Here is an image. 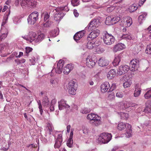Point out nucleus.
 <instances>
[{"label": "nucleus", "mask_w": 151, "mask_h": 151, "mask_svg": "<svg viewBox=\"0 0 151 151\" xmlns=\"http://www.w3.org/2000/svg\"><path fill=\"white\" fill-rule=\"evenodd\" d=\"M73 139L69 138L67 142V145L69 147H72L73 146Z\"/></svg>", "instance_id": "39"}, {"label": "nucleus", "mask_w": 151, "mask_h": 151, "mask_svg": "<svg viewBox=\"0 0 151 151\" xmlns=\"http://www.w3.org/2000/svg\"><path fill=\"white\" fill-rule=\"evenodd\" d=\"M78 88V85L76 82L71 80L68 84V88L69 93L72 95H75Z\"/></svg>", "instance_id": "6"}, {"label": "nucleus", "mask_w": 151, "mask_h": 151, "mask_svg": "<svg viewBox=\"0 0 151 151\" xmlns=\"http://www.w3.org/2000/svg\"><path fill=\"white\" fill-rule=\"evenodd\" d=\"M94 50L97 53L99 54L102 53L105 50L104 48L99 46L97 45V46H96V47H95Z\"/></svg>", "instance_id": "33"}, {"label": "nucleus", "mask_w": 151, "mask_h": 151, "mask_svg": "<svg viewBox=\"0 0 151 151\" xmlns=\"http://www.w3.org/2000/svg\"><path fill=\"white\" fill-rule=\"evenodd\" d=\"M87 118L90 121V123L93 126H97L101 123V118L94 114H90L88 115Z\"/></svg>", "instance_id": "1"}, {"label": "nucleus", "mask_w": 151, "mask_h": 151, "mask_svg": "<svg viewBox=\"0 0 151 151\" xmlns=\"http://www.w3.org/2000/svg\"><path fill=\"white\" fill-rule=\"evenodd\" d=\"M44 20L45 21H46L50 17V15L47 13L45 14V15H44Z\"/></svg>", "instance_id": "64"}, {"label": "nucleus", "mask_w": 151, "mask_h": 151, "mask_svg": "<svg viewBox=\"0 0 151 151\" xmlns=\"http://www.w3.org/2000/svg\"><path fill=\"white\" fill-rule=\"evenodd\" d=\"M100 23L99 19H93L90 22L87 27H86L85 29L88 30L89 32L93 31L100 25Z\"/></svg>", "instance_id": "4"}, {"label": "nucleus", "mask_w": 151, "mask_h": 151, "mask_svg": "<svg viewBox=\"0 0 151 151\" xmlns=\"http://www.w3.org/2000/svg\"><path fill=\"white\" fill-rule=\"evenodd\" d=\"M130 69L129 66L128 65H122L119 67L118 71V73L120 75L126 73Z\"/></svg>", "instance_id": "14"}, {"label": "nucleus", "mask_w": 151, "mask_h": 151, "mask_svg": "<svg viewBox=\"0 0 151 151\" xmlns=\"http://www.w3.org/2000/svg\"><path fill=\"white\" fill-rule=\"evenodd\" d=\"M39 14L37 12H33L28 16L27 18L28 22L30 24H34L38 19Z\"/></svg>", "instance_id": "7"}, {"label": "nucleus", "mask_w": 151, "mask_h": 151, "mask_svg": "<svg viewBox=\"0 0 151 151\" xmlns=\"http://www.w3.org/2000/svg\"><path fill=\"white\" fill-rule=\"evenodd\" d=\"M131 85V83L130 82L126 81L123 83V86L124 88H126L130 87Z\"/></svg>", "instance_id": "52"}, {"label": "nucleus", "mask_w": 151, "mask_h": 151, "mask_svg": "<svg viewBox=\"0 0 151 151\" xmlns=\"http://www.w3.org/2000/svg\"><path fill=\"white\" fill-rule=\"evenodd\" d=\"M134 88L135 89L133 93V96L135 97H139L141 94V89L138 84H135Z\"/></svg>", "instance_id": "21"}, {"label": "nucleus", "mask_w": 151, "mask_h": 151, "mask_svg": "<svg viewBox=\"0 0 151 151\" xmlns=\"http://www.w3.org/2000/svg\"><path fill=\"white\" fill-rule=\"evenodd\" d=\"M59 29L57 28L52 30L50 33L51 36L55 37L59 34Z\"/></svg>", "instance_id": "30"}, {"label": "nucleus", "mask_w": 151, "mask_h": 151, "mask_svg": "<svg viewBox=\"0 0 151 151\" xmlns=\"http://www.w3.org/2000/svg\"><path fill=\"white\" fill-rule=\"evenodd\" d=\"M42 104L45 107H47L49 104V101L47 96H45L43 97L42 99Z\"/></svg>", "instance_id": "32"}, {"label": "nucleus", "mask_w": 151, "mask_h": 151, "mask_svg": "<svg viewBox=\"0 0 151 151\" xmlns=\"http://www.w3.org/2000/svg\"><path fill=\"white\" fill-rule=\"evenodd\" d=\"M120 108L124 109L130 107H133L134 106L133 104L127 102H121L120 103Z\"/></svg>", "instance_id": "25"}, {"label": "nucleus", "mask_w": 151, "mask_h": 151, "mask_svg": "<svg viewBox=\"0 0 151 151\" xmlns=\"http://www.w3.org/2000/svg\"><path fill=\"white\" fill-rule=\"evenodd\" d=\"M32 49L29 47H27L25 48V52L26 53V55L28 56L29 53L32 51Z\"/></svg>", "instance_id": "48"}, {"label": "nucleus", "mask_w": 151, "mask_h": 151, "mask_svg": "<svg viewBox=\"0 0 151 151\" xmlns=\"http://www.w3.org/2000/svg\"><path fill=\"white\" fill-rule=\"evenodd\" d=\"M71 3L74 6H78L79 4V0H72Z\"/></svg>", "instance_id": "41"}, {"label": "nucleus", "mask_w": 151, "mask_h": 151, "mask_svg": "<svg viewBox=\"0 0 151 151\" xmlns=\"http://www.w3.org/2000/svg\"><path fill=\"white\" fill-rule=\"evenodd\" d=\"M50 83L52 85H56V83H57L56 81L53 79L50 80Z\"/></svg>", "instance_id": "63"}, {"label": "nucleus", "mask_w": 151, "mask_h": 151, "mask_svg": "<svg viewBox=\"0 0 151 151\" xmlns=\"http://www.w3.org/2000/svg\"><path fill=\"white\" fill-rule=\"evenodd\" d=\"M44 37L45 35L43 33L38 34L37 36H36V42H40L44 39Z\"/></svg>", "instance_id": "29"}, {"label": "nucleus", "mask_w": 151, "mask_h": 151, "mask_svg": "<svg viewBox=\"0 0 151 151\" xmlns=\"http://www.w3.org/2000/svg\"><path fill=\"white\" fill-rule=\"evenodd\" d=\"M132 129L127 130V132L125 133L126 137L127 138L130 137L132 134Z\"/></svg>", "instance_id": "46"}, {"label": "nucleus", "mask_w": 151, "mask_h": 151, "mask_svg": "<svg viewBox=\"0 0 151 151\" xmlns=\"http://www.w3.org/2000/svg\"><path fill=\"white\" fill-rule=\"evenodd\" d=\"M120 20L119 17L109 16L106 18L105 23L107 25H112L116 23Z\"/></svg>", "instance_id": "9"}, {"label": "nucleus", "mask_w": 151, "mask_h": 151, "mask_svg": "<svg viewBox=\"0 0 151 151\" xmlns=\"http://www.w3.org/2000/svg\"><path fill=\"white\" fill-rule=\"evenodd\" d=\"M10 14V12L9 11V12H8V13L7 14L5 15V16L4 17L3 20L7 22V21L8 19V17H9V16Z\"/></svg>", "instance_id": "58"}, {"label": "nucleus", "mask_w": 151, "mask_h": 151, "mask_svg": "<svg viewBox=\"0 0 151 151\" xmlns=\"http://www.w3.org/2000/svg\"><path fill=\"white\" fill-rule=\"evenodd\" d=\"M116 96L118 98H121L123 97L124 94L122 92L118 91L116 93Z\"/></svg>", "instance_id": "50"}, {"label": "nucleus", "mask_w": 151, "mask_h": 151, "mask_svg": "<svg viewBox=\"0 0 151 151\" xmlns=\"http://www.w3.org/2000/svg\"><path fill=\"white\" fill-rule=\"evenodd\" d=\"M37 58H36L34 56L32 57L31 59H30L29 60V61L30 62V63H29V64L31 65H35L36 61H37Z\"/></svg>", "instance_id": "40"}, {"label": "nucleus", "mask_w": 151, "mask_h": 151, "mask_svg": "<svg viewBox=\"0 0 151 151\" xmlns=\"http://www.w3.org/2000/svg\"><path fill=\"white\" fill-rule=\"evenodd\" d=\"M124 24L127 25V27L130 26L132 24V18L129 17H126L124 19Z\"/></svg>", "instance_id": "26"}, {"label": "nucleus", "mask_w": 151, "mask_h": 151, "mask_svg": "<svg viewBox=\"0 0 151 151\" xmlns=\"http://www.w3.org/2000/svg\"><path fill=\"white\" fill-rule=\"evenodd\" d=\"M121 57L119 55H118L115 57L113 64L114 66L118 65L121 61Z\"/></svg>", "instance_id": "28"}, {"label": "nucleus", "mask_w": 151, "mask_h": 151, "mask_svg": "<svg viewBox=\"0 0 151 151\" xmlns=\"http://www.w3.org/2000/svg\"><path fill=\"white\" fill-rule=\"evenodd\" d=\"M73 68V66L72 64H67L64 67L63 73L65 75H68Z\"/></svg>", "instance_id": "19"}, {"label": "nucleus", "mask_w": 151, "mask_h": 151, "mask_svg": "<svg viewBox=\"0 0 151 151\" xmlns=\"http://www.w3.org/2000/svg\"><path fill=\"white\" fill-rule=\"evenodd\" d=\"M144 97L147 99L151 98V88L145 94Z\"/></svg>", "instance_id": "37"}, {"label": "nucleus", "mask_w": 151, "mask_h": 151, "mask_svg": "<svg viewBox=\"0 0 151 151\" xmlns=\"http://www.w3.org/2000/svg\"><path fill=\"white\" fill-rule=\"evenodd\" d=\"M7 32H6L5 33H3L1 35H0V39L1 40L5 38L7 35Z\"/></svg>", "instance_id": "54"}, {"label": "nucleus", "mask_w": 151, "mask_h": 151, "mask_svg": "<svg viewBox=\"0 0 151 151\" xmlns=\"http://www.w3.org/2000/svg\"><path fill=\"white\" fill-rule=\"evenodd\" d=\"M109 63V61L103 57L100 58L98 61L99 65L101 67L106 66L108 65Z\"/></svg>", "instance_id": "22"}, {"label": "nucleus", "mask_w": 151, "mask_h": 151, "mask_svg": "<svg viewBox=\"0 0 151 151\" xmlns=\"http://www.w3.org/2000/svg\"><path fill=\"white\" fill-rule=\"evenodd\" d=\"M103 40L104 43L108 45L113 44L115 41L114 37L111 34H109L107 31L104 32Z\"/></svg>", "instance_id": "3"}, {"label": "nucleus", "mask_w": 151, "mask_h": 151, "mask_svg": "<svg viewBox=\"0 0 151 151\" xmlns=\"http://www.w3.org/2000/svg\"><path fill=\"white\" fill-rule=\"evenodd\" d=\"M112 135L110 133L104 132L101 134L98 138V142L101 143L106 144L111 139Z\"/></svg>", "instance_id": "2"}, {"label": "nucleus", "mask_w": 151, "mask_h": 151, "mask_svg": "<svg viewBox=\"0 0 151 151\" xmlns=\"http://www.w3.org/2000/svg\"><path fill=\"white\" fill-rule=\"evenodd\" d=\"M97 62L96 58L95 55L88 56L86 59V65L90 68H93Z\"/></svg>", "instance_id": "8"}, {"label": "nucleus", "mask_w": 151, "mask_h": 151, "mask_svg": "<svg viewBox=\"0 0 151 151\" xmlns=\"http://www.w3.org/2000/svg\"><path fill=\"white\" fill-rule=\"evenodd\" d=\"M145 104L146 107L143 111L145 113L151 114V101L150 100L147 101Z\"/></svg>", "instance_id": "24"}, {"label": "nucleus", "mask_w": 151, "mask_h": 151, "mask_svg": "<svg viewBox=\"0 0 151 151\" xmlns=\"http://www.w3.org/2000/svg\"><path fill=\"white\" fill-rule=\"evenodd\" d=\"M122 39H125L127 40H131L132 39V37L130 34H123L121 37Z\"/></svg>", "instance_id": "36"}, {"label": "nucleus", "mask_w": 151, "mask_h": 151, "mask_svg": "<svg viewBox=\"0 0 151 151\" xmlns=\"http://www.w3.org/2000/svg\"><path fill=\"white\" fill-rule=\"evenodd\" d=\"M65 62L62 60H60L58 63L57 67L56 69L54 68L51 71V76L52 72L55 71L56 73L58 74L61 73L62 72L64 64Z\"/></svg>", "instance_id": "10"}, {"label": "nucleus", "mask_w": 151, "mask_h": 151, "mask_svg": "<svg viewBox=\"0 0 151 151\" xmlns=\"http://www.w3.org/2000/svg\"><path fill=\"white\" fill-rule=\"evenodd\" d=\"M37 103L38 105V107L40 110V114L41 115H42L43 112V110L42 109V105L41 104L40 100H39L37 101Z\"/></svg>", "instance_id": "49"}, {"label": "nucleus", "mask_w": 151, "mask_h": 151, "mask_svg": "<svg viewBox=\"0 0 151 151\" xmlns=\"http://www.w3.org/2000/svg\"><path fill=\"white\" fill-rule=\"evenodd\" d=\"M129 9L130 12H132L137 9V7L135 6L134 4H133L130 7Z\"/></svg>", "instance_id": "51"}, {"label": "nucleus", "mask_w": 151, "mask_h": 151, "mask_svg": "<svg viewBox=\"0 0 151 151\" xmlns=\"http://www.w3.org/2000/svg\"><path fill=\"white\" fill-rule=\"evenodd\" d=\"M20 4L22 8H24L27 7L34 8L37 5V2L34 0H22Z\"/></svg>", "instance_id": "5"}, {"label": "nucleus", "mask_w": 151, "mask_h": 151, "mask_svg": "<svg viewBox=\"0 0 151 151\" xmlns=\"http://www.w3.org/2000/svg\"><path fill=\"white\" fill-rule=\"evenodd\" d=\"M85 31L84 30L77 32L74 36L73 38L76 42L80 40L84 35Z\"/></svg>", "instance_id": "17"}, {"label": "nucleus", "mask_w": 151, "mask_h": 151, "mask_svg": "<svg viewBox=\"0 0 151 151\" xmlns=\"http://www.w3.org/2000/svg\"><path fill=\"white\" fill-rule=\"evenodd\" d=\"M116 84L115 83H113L111 87L109 88L108 92H110L112 91L116 88Z\"/></svg>", "instance_id": "53"}, {"label": "nucleus", "mask_w": 151, "mask_h": 151, "mask_svg": "<svg viewBox=\"0 0 151 151\" xmlns=\"http://www.w3.org/2000/svg\"><path fill=\"white\" fill-rule=\"evenodd\" d=\"M129 65L130 70L132 71H135L137 70L139 66V61L136 59H133L130 61Z\"/></svg>", "instance_id": "11"}, {"label": "nucleus", "mask_w": 151, "mask_h": 151, "mask_svg": "<svg viewBox=\"0 0 151 151\" xmlns=\"http://www.w3.org/2000/svg\"><path fill=\"white\" fill-rule=\"evenodd\" d=\"M14 57H15L16 58L18 57V53L17 52H14L12 53V54L11 55L9 58L11 59L13 58Z\"/></svg>", "instance_id": "55"}, {"label": "nucleus", "mask_w": 151, "mask_h": 151, "mask_svg": "<svg viewBox=\"0 0 151 151\" xmlns=\"http://www.w3.org/2000/svg\"><path fill=\"white\" fill-rule=\"evenodd\" d=\"M67 101L64 99H61L58 101V106L59 109L60 110L63 109H64L69 108L70 106L66 104Z\"/></svg>", "instance_id": "13"}, {"label": "nucleus", "mask_w": 151, "mask_h": 151, "mask_svg": "<svg viewBox=\"0 0 151 151\" xmlns=\"http://www.w3.org/2000/svg\"><path fill=\"white\" fill-rule=\"evenodd\" d=\"M87 40L88 41L86 45L87 48L89 49H94L96 46H97V43H95L94 40L91 39Z\"/></svg>", "instance_id": "18"}, {"label": "nucleus", "mask_w": 151, "mask_h": 151, "mask_svg": "<svg viewBox=\"0 0 151 151\" xmlns=\"http://www.w3.org/2000/svg\"><path fill=\"white\" fill-rule=\"evenodd\" d=\"M119 115H120L121 119L123 120H126L128 118V114L127 113L120 112L119 113Z\"/></svg>", "instance_id": "34"}, {"label": "nucleus", "mask_w": 151, "mask_h": 151, "mask_svg": "<svg viewBox=\"0 0 151 151\" xmlns=\"http://www.w3.org/2000/svg\"><path fill=\"white\" fill-rule=\"evenodd\" d=\"M126 127L125 124L123 122H120L119 124L117 126L118 129L120 130H122L124 129Z\"/></svg>", "instance_id": "35"}, {"label": "nucleus", "mask_w": 151, "mask_h": 151, "mask_svg": "<svg viewBox=\"0 0 151 151\" xmlns=\"http://www.w3.org/2000/svg\"><path fill=\"white\" fill-rule=\"evenodd\" d=\"M115 7L114 6H110L109 7L107 8V10L108 12H110L112 11L115 9Z\"/></svg>", "instance_id": "61"}, {"label": "nucleus", "mask_w": 151, "mask_h": 151, "mask_svg": "<svg viewBox=\"0 0 151 151\" xmlns=\"http://www.w3.org/2000/svg\"><path fill=\"white\" fill-rule=\"evenodd\" d=\"M110 85L109 82H105L102 84L101 86V92L104 93L107 92L109 88Z\"/></svg>", "instance_id": "20"}, {"label": "nucleus", "mask_w": 151, "mask_h": 151, "mask_svg": "<svg viewBox=\"0 0 151 151\" xmlns=\"http://www.w3.org/2000/svg\"><path fill=\"white\" fill-rule=\"evenodd\" d=\"M47 127L49 131L50 134H51V132L54 129V128L52 124L50 123H48L47 124Z\"/></svg>", "instance_id": "44"}, {"label": "nucleus", "mask_w": 151, "mask_h": 151, "mask_svg": "<svg viewBox=\"0 0 151 151\" xmlns=\"http://www.w3.org/2000/svg\"><path fill=\"white\" fill-rule=\"evenodd\" d=\"M147 15V14L145 12L143 13L138 17V19L139 21L140 20H143L145 19V18Z\"/></svg>", "instance_id": "38"}, {"label": "nucleus", "mask_w": 151, "mask_h": 151, "mask_svg": "<svg viewBox=\"0 0 151 151\" xmlns=\"http://www.w3.org/2000/svg\"><path fill=\"white\" fill-rule=\"evenodd\" d=\"M146 33L142 35L143 38L146 40L150 41L151 40V29L147 28L146 30Z\"/></svg>", "instance_id": "23"}, {"label": "nucleus", "mask_w": 151, "mask_h": 151, "mask_svg": "<svg viewBox=\"0 0 151 151\" xmlns=\"http://www.w3.org/2000/svg\"><path fill=\"white\" fill-rule=\"evenodd\" d=\"M58 8L60 9V11L61 12H62V11H65L66 12H68L69 10V9L68 8V7L66 5L64 6L58 7Z\"/></svg>", "instance_id": "47"}, {"label": "nucleus", "mask_w": 151, "mask_h": 151, "mask_svg": "<svg viewBox=\"0 0 151 151\" xmlns=\"http://www.w3.org/2000/svg\"><path fill=\"white\" fill-rule=\"evenodd\" d=\"M144 125L146 127H147L148 128H150V129H148L151 130V122L150 121H148V122L145 123Z\"/></svg>", "instance_id": "56"}, {"label": "nucleus", "mask_w": 151, "mask_h": 151, "mask_svg": "<svg viewBox=\"0 0 151 151\" xmlns=\"http://www.w3.org/2000/svg\"><path fill=\"white\" fill-rule=\"evenodd\" d=\"M50 21H47L43 24L44 26L46 28L50 27Z\"/></svg>", "instance_id": "57"}, {"label": "nucleus", "mask_w": 151, "mask_h": 151, "mask_svg": "<svg viewBox=\"0 0 151 151\" xmlns=\"http://www.w3.org/2000/svg\"><path fill=\"white\" fill-rule=\"evenodd\" d=\"M7 22L6 21H4L3 20V21L2 22L1 25V32H2L3 31V30L4 28V26L5 24L7 23Z\"/></svg>", "instance_id": "60"}, {"label": "nucleus", "mask_w": 151, "mask_h": 151, "mask_svg": "<svg viewBox=\"0 0 151 151\" xmlns=\"http://www.w3.org/2000/svg\"><path fill=\"white\" fill-rule=\"evenodd\" d=\"M60 10V8H58L55 9V12H54V19L56 21H60L63 17V14Z\"/></svg>", "instance_id": "12"}, {"label": "nucleus", "mask_w": 151, "mask_h": 151, "mask_svg": "<svg viewBox=\"0 0 151 151\" xmlns=\"http://www.w3.org/2000/svg\"><path fill=\"white\" fill-rule=\"evenodd\" d=\"M119 45L118 44L115 45L114 47L113 50L114 52H116L121 50Z\"/></svg>", "instance_id": "43"}, {"label": "nucleus", "mask_w": 151, "mask_h": 151, "mask_svg": "<svg viewBox=\"0 0 151 151\" xmlns=\"http://www.w3.org/2000/svg\"><path fill=\"white\" fill-rule=\"evenodd\" d=\"M63 141L62 135L61 134H59L58 135L57 138L55 141L54 145V147L55 148H59L61 145Z\"/></svg>", "instance_id": "16"}, {"label": "nucleus", "mask_w": 151, "mask_h": 151, "mask_svg": "<svg viewBox=\"0 0 151 151\" xmlns=\"http://www.w3.org/2000/svg\"><path fill=\"white\" fill-rule=\"evenodd\" d=\"M91 110L90 109L86 108L81 109V112L82 114H86L89 112Z\"/></svg>", "instance_id": "45"}, {"label": "nucleus", "mask_w": 151, "mask_h": 151, "mask_svg": "<svg viewBox=\"0 0 151 151\" xmlns=\"http://www.w3.org/2000/svg\"><path fill=\"white\" fill-rule=\"evenodd\" d=\"M116 72L114 69H111L108 72L107 75L108 78L109 79H113L116 75Z\"/></svg>", "instance_id": "27"}, {"label": "nucleus", "mask_w": 151, "mask_h": 151, "mask_svg": "<svg viewBox=\"0 0 151 151\" xmlns=\"http://www.w3.org/2000/svg\"><path fill=\"white\" fill-rule=\"evenodd\" d=\"M145 52L148 54H151V43L147 45Z\"/></svg>", "instance_id": "42"}, {"label": "nucleus", "mask_w": 151, "mask_h": 151, "mask_svg": "<svg viewBox=\"0 0 151 151\" xmlns=\"http://www.w3.org/2000/svg\"><path fill=\"white\" fill-rule=\"evenodd\" d=\"M15 24H17L20 22V21L17 17H15L13 20Z\"/></svg>", "instance_id": "62"}, {"label": "nucleus", "mask_w": 151, "mask_h": 151, "mask_svg": "<svg viewBox=\"0 0 151 151\" xmlns=\"http://www.w3.org/2000/svg\"><path fill=\"white\" fill-rule=\"evenodd\" d=\"M9 148V146L5 145V147H1L0 148V150L3 151H7Z\"/></svg>", "instance_id": "59"}, {"label": "nucleus", "mask_w": 151, "mask_h": 151, "mask_svg": "<svg viewBox=\"0 0 151 151\" xmlns=\"http://www.w3.org/2000/svg\"><path fill=\"white\" fill-rule=\"evenodd\" d=\"M100 33V31L99 29H96L92 31L89 34L87 37V40H93L99 36Z\"/></svg>", "instance_id": "15"}, {"label": "nucleus", "mask_w": 151, "mask_h": 151, "mask_svg": "<svg viewBox=\"0 0 151 151\" xmlns=\"http://www.w3.org/2000/svg\"><path fill=\"white\" fill-rule=\"evenodd\" d=\"M36 34L34 32H31L29 35V38L31 42L34 41L36 42Z\"/></svg>", "instance_id": "31"}]
</instances>
